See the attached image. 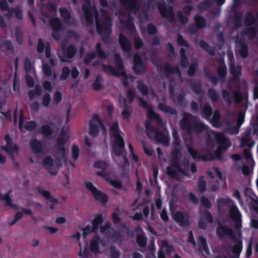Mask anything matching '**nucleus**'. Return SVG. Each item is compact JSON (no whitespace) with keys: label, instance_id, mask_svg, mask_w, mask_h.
I'll return each mask as SVG.
<instances>
[{"label":"nucleus","instance_id":"nucleus-33","mask_svg":"<svg viewBox=\"0 0 258 258\" xmlns=\"http://www.w3.org/2000/svg\"><path fill=\"white\" fill-rule=\"evenodd\" d=\"M253 144V142L249 138H242L241 139L242 146H247L248 147H251Z\"/></svg>","mask_w":258,"mask_h":258},{"label":"nucleus","instance_id":"nucleus-2","mask_svg":"<svg viewBox=\"0 0 258 258\" xmlns=\"http://www.w3.org/2000/svg\"><path fill=\"white\" fill-rule=\"evenodd\" d=\"M118 126L115 123L111 130L113 133L114 142L113 145V151L116 156H119L124 151V142L118 132Z\"/></svg>","mask_w":258,"mask_h":258},{"label":"nucleus","instance_id":"nucleus-7","mask_svg":"<svg viewBox=\"0 0 258 258\" xmlns=\"http://www.w3.org/2000/svg\"><path fill=\"white\" fill-rule=\"evenodd\" d=\"M103 219L101 216H96L93 220L92 228L90 226H86L83 230V236L85 238L87 235L90 234L93 231H96L98 228L100 227L102 224Z\"/></svg>","mask_w":258,"mask_h":258},{"label":"nucleus","instance_id":"nucleus-55","mask_svg":"<svg viewBox=\"0 0 258 258\" xmlns=\"http://www.w3.org/2000/svg\"><path fill=\"white\" fill-rule=\"evenodd\" d=\"M96 25L97 30L101 34H102L103 29H105L108 28V26H106V25H104L103 26H100L99 22H97Z\"/></svg>","mask_w":258,"mask_h":258},{"label":"nucleus","instance_id":"nucleus-58","mask_svg":"<svg viewBox=\"0 0 258 258\" xmlns=\"http://www.w3.org/2000/svg\"><path fill=\"white\" fill-rule=\"evenodd\" d=\"M243 121H244L243 114L242 113L239 114V115L238 116V120H237V125L238 126V127H239L241 125V124L243 123Z\"/></svg>","mask_w":258,"mask_h":258},{"label":"nucleus","instance_id":"nucleus-23","mask_svg":"<svg viewBox=\"0 0 258 258\" xmlns=\"http://www.w3.org/2000/svg\"><path fill=\"white\" fill-rule=\"evenodd\" d=\"M205 219L206 220V221L209 222L212 221V216L208 212H205V213L202 215V219H201L200 221L199 222V225L201 228L204 229L205 228V225L203 224V221Z\"/></svg>","mask_w":258,"mask_h":258},{"label":"nucleus","instance_id":"nucleus-47","mask_svg":"<svg viewBox=\"0 0 258 258\" xmlns=\"http://www.w3.org/2000/svg\"><path fill=\"white\" fill-rule=\"evenodd\" d=\"M196 22L199 27H202L205 25V21L202 17H197L196 18Z\"/></svg>","mask_w":258,"mask_h":258},{"label":"nucleus","instance_id":"nucleus-27","mask_svg":"<svg viewBox=\"0 0 258 258\" xmlns=\"http://www.w3.org/2000/svg\"><path fill=\"white\" fill-rule=\"evenodd\" d=\"M51 100V96L49 94H44L42 97L41 103L44 106H48L50 103Z\"/></svg>","mask_w":258,"mask_h":258},{"label":"nucleus","instance_id":"nucleus-22","mask_svg":"<svg viewBox=\"0 0 258 258\" xmlns=\"http://www.w3.org/2000/svg\"><path fill=\"white\" fill-rule=\"evenodd\" d=\"M237 50L238 53L242 57H245L247 55V49L245 44L237 43Z\"/></svg>","mask_w":258,"mask_h":258},{"label":"nucleus","instance_id":"nucleus-38","mask_svg":"<svg viewBox=\"0 0 258 258\" xmlns=\"http://www.w3.org/2000/svg\"><path fill=\"white\" fill-rule=\"evenodd\" d=\"M208 173L210 176H211V174H213L214 176L218 177L220 179L222 178V173L217 169H214L212 171H209Z\"/></svg>","mask_w":258,"mask_h":258},{"label":"nucleus","instance_id":"nucleus-5","mask_svg":"<svg viewBox=\"0 0 258 258\" xmlns=\"http://www.w3.org/2000/svg\"><path fill=\"white\" fill-rule=\"evenodd\" d=\"M90 250L94 253H102L107 249V243L98 236H95L91 240L90 245Z\"/></svg>","mask_w":258,"mask_h":258},{"label":"nucleus","instance_id":"nucleus-37","mask_svg":"<svg viewBox=\"0 0 258 258\" xmlns=\"http://www.w3.org/2000/svg\"><path fill=\"white\" fill-rule=\"evenodd\" d=\"M198 189L201 192H204L206 189V183L203 178H201L200 180Z\"/></svg>","mask_w":258,"mask_h":258},{"label":"nucleus","instance_id":"nucleus-57","mask_svg":"<svg viewBox=\"0 0 258 258\" xmlns=\"http://www.w3.org/2000/svg\"><path fill=\"white\" fill-rule=\"evenodd\" d=\"M39 192L40 193V194L41 195H42L44 197L46 198V199L50 198L49 193L47 191H46V190H44L43 189H40L39 191Z\"/></svg>","mask_w":258,"mask_h":258},{"label":"nucleus","instance_id":"nucleus-61","mask_svg":"<svg viewBox=\"0 0 258 258\" xmlns=\"http://www.w3.org/2000/svg\"><path fill=\"white\" fill-rule=\"evenodd\" d=\"M43 87L45 90H50L52 88V85L49 82L45 81L43 83Z\"/></svg>","mask_w":258,"mask_h":258},{"label":"nucleus","instance_id":"nucleus-13","mask_svg":"<svg viewBox=\"0 0 258 258\" xmlns=\"http://www.w3.org/2000/svg\"><path fill=\"white\" fill-rule=\"evenodd\" d=\"M172 251H173L172 248L166 241H162L159 253V258H164L165 254L169 253Z\"/></svg>","mask_w":258,"mask_h":258},{"label":"nucleus","instance_id":"nucleus-34","mask_svg":"<svg viewBox=\"0 0 258 258\" xmlns=\"http://www.w3.org/2000/svg\"><path fill=\"white\" fill-rule=\"evenodd\" d=\"M24 68L26 72L28 73L31 72L32 70V65L30 61L28 59H26L24 62Z\"/></svg>","mask_w":258,"mask_h":258},{"label":"nucleus","instance_id":"nucleus-19","mask_svg":"<svg viewBox=\"0 0 258 258\" xmlns=\"http://www.w3.org/2000/svg\"><path fill=\"white\" fill-rule=\"evenodd\" d=\"M119 43L122 49L128 51L130 48V44L126 39L122 35L119 36Z\"/></svg>","mask_w":258,"mask_h":258},{"label":"nucleus","instance_id":"nucleus-60","mask_svg":"<svg viewBox=\"0 0 258 258\" xmlns=\"http://www.w3.org/2000/svg\"><path fill=\"white\" fill-rule=\"evenodd\" d=\"M202 203L204 206L206 208H210L211 206V204L208 200L206 198L202 199Z\"/></svg>","mask_w":258,"mask_h":258},{"label":"nucleus","instance_id":"nucleus-12","mask_svg":"<svg viewBox=\"0 0 258 258\" xmlns=\"http://www.w3.org/2000/svg\"><path fill=\"white\" fill-rule=\"evenodd\" d=\"M134 70L137 73H141L144 70V67L140 56L137 55L134 58Z\"/></svg>","mask_w":258,"mask_h":258},{"label":"nucleus","instance_id":"nucleus-32","mask_svg":"<svg viewBox=\"0 0 258 258\" xmlns=\"http://www.w3.org/2000/svg\"><path fill=\"white\" fill-rule=\"evenodd\" d=\"M231 73L235 78H237L240 75V68L239 66L236 67H231Z\"/></svg>","mask_w":258,"mask_h":258},{"label":"nucleus","instance_id":"nucleus-50","mask_svg":"<svg viewBox=\"0 0 258 258\" xmlns=\"http://www.w3.org/2000/svg\"><path fill=\"white\" fill-rule=\"evenodd\" d=\"M119 255V251L112 248L110 249V256L111 258H118Z\"/></svg>","mask_w":258,"mask_h":258},{"label":"nucleus","instance_id":"nucleus-10","mask_svg":"<svg viewBox=\"0 0 258 258\" xmlns=\"http://www.w3.org/2000/svg\"><path fill=\"white\" fill-rule=\"evenodd\" d=\"M45 55L46 57V60H45L43 62V71L45 73V74L46 76H50L51 74V70L50 67L47 64V62H49L51 66H52L53 65V62L52 60L50 58V53H49V50L47 46L46 47V50H45Z\"/></svg>","mask_w":258,"mask_h":258},{"label":"nucleus","instance_id":"nucleus-39","mask_svg":"<svg viewBox=\"0 0 258 258\" xmlns=\"http://www.w3.org/2000/svg\"><path fill=\"white\" fill-rule=\"evenodd\" d=\"M105 226L106 227L105 229L100 227L101 233L105 234H109L110 235L112 232V230L109 228V226L108 224H105Z\"/></svg>","mask_w":258,"mask_h":258},{"label":"nucleus","instance_id":"nucleus-45","mask_svg":"<svg viewBox=\"0 0 258 258\" xmlns=\"http://www.w3.org/2000/svg\"><path fill=\"white\" fill-rule=\"evenodd\" d=\"M52 130L49 125H44L42 127V132L43 134L48 135L51 134Z\"/></svg>","mask_w":258,"mask_h":258},{"label":"nucleus","instance_id":"nucleus-35","mask_svg":"<svg viewBox=\"0 0 258 258\" xmlns=\"http://www.w3.org/2000/svg\"><path fill=\"white\" fill-rule=\"evenodd\" d=\"M62 99L61 94L59 92H55L53 99L52 103L54 104H58Z\"/></svg>","mask_w":258,"mask_h":258},{"label":"nucleus","instance_id":"nucleus-3","mask_svg":"<svg viewBox=\"0 0 258 258\" xmlns=\"http://www.w3.org/2000/svg\"><path fill=\"white\" fill-rule=\"evenodd\" d=\"M210 136L211 137L214 138L218 144V147L216 152V156L218 158L220 153L226 148L230 147L231 143L222 134H218L215 132H211Z\"/></svg>","mask_w":258,"mask_h":258},{"label":"nucleus","instance_id":"nucleus-56","mask_svg":"<svg viewBox=\"0 0 258 258\" xmlns=\"http://www.w3.org/2000/svg\"><path fill=\"white\" fill-rule=\"evenodd\" d=\"M139 89L143 95H146L147 93L146 87L142 83H139Z\"/></svg>","mask_w":258,"mask_h":258},{"label":"nucleus","instance_id":"nucleus-63","mask_svg":"<svg viewBox=\"0 0 258 258\" xmlns=\"http://www.w3.org/2000/svg\"><path fill=\"white\" fill-rule=\"evenodd\" d=\"M44 45L41 41H39L37 46V50L39 52H41L44 48Z\"/></svg>","mask_w":258,"mask_h":258},{"label":"nucleus","instance_id":"nucleus-48","mask_svg":"<svg viewBox=\"0 0 258 258\" xmlns=\"http://www.w3.org/2000/svg\"><path fill=\"white\" fill-rule=\"evenodd\" d=\"M69 75V70L67 68H64L60 75V79L61 80H65Z\"/></svg>","mask_w":258,"mask_h":258},{"label":"nucleus","instance_id":"nucleus-43","mask_svg":"<svg viewBox=\"0 0 258 258\" xmlns=\"http://www.w3.org/2000/svg\"><path fill=\"white\" fill-rule=\"evenodd\" d=\"M137 242L141 246H144L146 243V240L143 235H140L137 237Z\"/></svg>","mask_w":258,"mask_h":258},{"label":"nucleus","instance_id":"nucleus-11","mask_svg":"<svg viewBox=\"0 0 258 258\" xmlns=\"http://www.w3.org/2000/svg\"><path fill=\"white\" fill-rule=\"evenodd\" d=\"M36 127L35 123L33 121H29L25 122L23 118L21 117L19 120V128L22 131H23L24 129L28 131H31L34 130Z\"/></svg>","mask_w":258,"mask_h":258},{"label":"nucleus","instance_id":"nucleus-42","mask_svg":"<svg viewBox=\"0 0 258 258\" xmlns=\"http://www.w3.org/2000/svg\"><path fill=\"white\" fill-rule=\"evenodd\" d=\"M41 90L39 88H36L35 92L30 91L29 92V96L31 99H34L36 96L40 94Z\"/></svg>","mask_w":258,"mask_h":258},{"label":"nucleus","instance_id":"nucleus-20","mask_svg":"<svg viewBox=\"0 0 258 258\" xmlns=\"http://www.w3.org/2000/svg\"><path fill=\"white\" fill-rule=\"evenodd\" d=\"M155 138L157 141L160 142L164 145H167L169 143L168 137L166 135H162L161 133H157Z\"/></svg>","mask_w":258,"mask_h":258},{"label":"nucleus","instance_id":"nucleus-14","mask_svg":"<svg viewBox=\"0 0 258 258\" xmlns=\"http://www.w3.org/2000/svg\"><path fill=\"white\" fill-rule=\"evenodd\" d=\"M167 171L168 174L177 177L183 174V172L180 170L179 168L176 164H174L168 167Z\"/></svg>","mask_w":258,"mask_h":258},{"label":"nucleus","instance_id":"nucleus-17","mask_svg":"<svg viewBox=\"0 0 258 258\" xmlns=\"http://www.w3.org/2000/svg\"><path fill=\"white\" fill-rule=\"evenodd\" d=\"M31 147L32 151L36 155H39L42 150V145L40 143L36 140H34L31 143Z\"/></svg>","mask_w":258,"mask_h":258},{"label":"nucleus","instance_id":"nucleus-29","mask_svg":"<svg viewBox=\"0 0 258 258\" xmlns=\"http://www.w3.org/2000/svg\"><path fill=\"white\" fill-rule=\"evenodd\" d=\"M69 139V136L67 134V132L62 133L57 140V144L62 145L64 144Z\"/></svg>","mask_w":258,"mask_h":258},{"label":"nucleus","instance_id":"nucleus-31","mask_svg":"<svg viewBox=\"0 0 258 258\" xmlns=\"http://www.w3.org/2000/svg\"><path fill=\"white\" fill-rule=\"evenodd\" d=\"M242 249V243L241 240H238L237 241L236 244L232 248V251L235 254H238Z\"/></svg>","mask_w":258,"mask_h":258},{"label":"nucleus","instance_id":"nucleus-1","mask_svg":"<svg viewBox=\"0 0 258 258\" xmlns=\"http://www.w3.org/2000/svg\"><path fill=\"white\" fill-rule=\"evenodd\" d=\"M218 204L220 209H229L230 217L236 223V226L239 227L241 221V215L233 202L227 196H223L219 199Z\"/></svg>","mask_w":258,"mask_h":258},{"label":"nucleus","instance_id":"nucleus-49","mask_svg":"<svg viewBox=\"0 0 258 258\" xmlns=\"http://www.w3.org/2000/svg\"><path fill=\"white\" fill-rule=\"evenodd\" d=\"M59 11L62 17L64 18L65 19H68L70 17V15L67 10L60 9Z\"/></svg>","mask_w":258,"mask_h":258},{"label":"nucleus","instance_id":"nucleus-24","mask_svg":"<svg viewBox=\"0 0 258 258\" xmlns=\"http://www.w3.org/2000/svg\"><path fill=\"white\" fill-rule=\"evenodd\" d=\"M75 53V49L74 47H71L68 50V56H62L59 54L60 59L63 61H69V59L74 56Z\"/></svg>","mask_w":258,"mask_h":258},{"label":"nucleus","instance_id":"nucleus-59","mask_svg":"<svg viewBox=\"0 0 258 258\" xmlns=\"http://www.w3.org/2000/svg\"><path fill=\"white\" fill-rule=\"evenodd\" d=\"M184 53V51H183V49H181V50H180V54H181V57H181V64L183 66H185L187 64V60H186V58H184L182 56V55H183V54Z\"/></svg>","mask_w":258,"mask_h":258},{"label":"nucleus","instance_id":"nucleus-40","mask_svg":"<svg viewBox=\"0 0 258 258\" xmlns=\"http://www.w3.org/2000/svg\"><path fill=\"white\" fill-rule=\"evenodd\" d=\"M211 108L209 105H206L204 109V115L205 117L209 118L211 115Z\"/></svg>","mask_w":258,"mask_h":258},{"label":"nucleus","instance_id":"nucleus-6","mask_svg":"<svg viewBox=\"0 0 258 258\" xmlns=\"http://www.w3.org/2000/svg\"><path fill=\"white\" fill-rule=\"evenodd\" d=\"M134 91L132 90H128L127 93V101H126L124 98L121 97L119 99V102L121 106L123 108V110L122 112V116L124 118H127L130 115V110L129 108H126V106L133 100Z\"/></svg>","mask_w":258,"mask_h":258},{"label":"nucleus","instance_id":"nucleus-18","mask_svg":"<svg viewBox=\"0 0 258 258\" xmlns=\"http://www.w3.org/2000/svg\"><path fill=\"white\" fill-rule=\"evenodd\" d=\"M199 242L200 244V249L202 253L208 254L209 250L207 246L205 239L202 236H200L199 237Z\"/></svg>","mask_w":258,"mask_h":258},{"label":"nucleus","instance_id":"nucleus-4","mask_svg":"<svg viewBox=\"0 0 258 258\" xmlns=\"http://www.w3.org/2000/svg\"><path fill=\"white\" fill-rule=\"evenodd\" d=\"M85 187L96 200L102 203H105L107 201V197L99 190L92 182L87 181L85 183Z\"/></svg>","mask_w":258,"mask_h":258},{"label":"nucleus","instance_id":"nucleus-36","mask_svg":"<svg viewBox=\"0 0 258 258\" xmlns=\"http://www.w3.org/2000/svg\"><path fill=\"white\" fill-rule=\"evenodd\" d=\"M50 24L54 29L57 30L59 29L60 22L57 19L52 20L50 22Z\"/></svg>","mask_w":258,"mask_h":258},{"label":"nucleus","instance_id":"nucleus-54","mask_svg":"<svg viewBox=\"0 0 258 258\" xmlns=\"http://www.w3.org/2000/svg\"><path fill=\"white\" fill-rule=\"evenodd\" d=\"M95 166L98 168L103 169L105 168L106 164L104 162L99 161L95 163Z\"/></svg>","mask_w":258,"mask_h":258},{"label":"nucleus","instance_id":"nucleus-28","mask_svg":"<svg viewBox=\"0 0 258 258\" xmlns=\"http://www.w3.org/2000/svg\"><path fill=\"white\" fill-rule=\"evenodd\" d=\"M159 9L161 14L164 17H167L168 15L172 16V11L169 10H167L163 5H159Z\"/></svg>","mask_w":258,"mask_h":258},{"label":"nucleus","instance_id":"nucleus-44","mask_svg":"<svg viewBox=\"0 0 258 258\" xmlns=\"http://www.w3.org/2000/svg\"><path fill=\"white\" fill-rule=\"evenodd\" d=\"M72 154L73 158L75 159H77L78 158L79 155V151L78 147L76 145H74L72 147Z\"/></svg>","mask_w":258,"mask_h":258},{"label":"nucleus","instance_id":"nucleus-16","mask_svg":"<svg viewBox=\"0 0 258 258\" xmlns=\"http://www.w3.org/2000/svg\"><path fill=\"white\" fill-rule=\"evenodd\" d=\"M173 216L175 220L179 223L180 225L184 226L186 225L187 218L183 216V214L179 212L173 214Z\"/></svg>","mask_w":258,"mask_h":258},{"label":"nucleus","instance_id":"nucleus-30","mask_svg":"<svg viewBox=\"0 0 258 258\" xmlns=\"http://www.w3.org/2000/svg\"><path fill=\"white\" fill-rule=\"evenodd\" d=\"M158 107L161 110L165 112H168L171 114H174L175 113V111L174 109L169 107L166 106L164 104H159Z\"/></svg>","mask_w":258,"mask_h":258},{"label":"nucleus","instance_id":"nucleus-62","mask_svg":"<svg viewBox=\"0 0 258 258\" xmlns=\"http://www.w3.org/2000/svg\"><path fill=\"white\" fill-rule=\"evenodd\" d=\"M160 216L161 217V218L164 220V221H167L168 220V216L167 215V213H166V212L163 210L161 213H160Z\"/></svg>","mask_w":258,"mask_h":258},{"label":"nucleus","instance_id":"nucleus-26","mask_svg":"<svg viewBox=\"0 0 258 258\" xmlns=\"http://www.w3.org/2000/svg\"><path fill=\"white\" fill-rule=\"evenodd\" d=\"M243 155L245 159L247 160V163L250 166H252L254 165V162L252 159L251 158V154L249 150L248 149L244 150Z\"/></svg>","mask_w":258,"mask_h":258},{"label":"nucleus","instance_id":"nucleus-25","mask_svg":"<svg viewBox=\"0 0 258 258\" xmlns=\"http://www.w3.org/2000/svg\"><path fill=\"white\" fill-rule=\"evenodd\" d=\"M56 165L53 163L52 159L50 157H46L43 161V165L46 167L49 168L53 166H58L60 165L59 163H56Z\"/></svg>","mask_w":258,"mask_h":258},{"label":"nucleus","instance_id":"nucleus-52","mask_svg":"<svg viewBox=\"0 0 258 258\" xmlns=\"http://www.w3.org/2000/svg\"><path fill=\"white\" fill-rule=\"evenodd\" d=\"M26 79L28 85L30 87L33 86L34 84L33 78L27 74L26 76Z\"/></svg>","mask_w":258,"mask_h":258},{"label":"nucleus","instance_id":"nucleus-51","mask_svg":"<svg viewBox=\"0 0 258 258\" xmlns=\"http://www.w3.org/2000/svg\"><path fill=\"white\" fill-rule=\"evenodd\" d=\"M218 72L221 77H224L226 73V69L225 66H223L221 68L218 69Z\"/></svg>","mask_w":258,"mask_h":258},{"label":"nucleus","instance_id":"nucleus-41","mask_svg":"<svg viewBox=\"0 0 258 258\" xmlns=\"http://www.w3.org/2000/svg\"><path fill=\"white\" fill-rule=\"evenodd\" d=\"M101 78L99 77H97L93 85V87L95 90L99 89L101 87Z\"/></svg>","mask_w":258,"mask_h":258},{"label":"nucleus","instance_id":"nucleus-15","mask_svg":"<svg viewBox=\"0 0 258 258\" xmlns=\"http://www.w3.org/2000/svg\"><path fill=\"white\" fill-rule=\"evenodd\" d=\"M105 71L108 74H111L114 76H119L124 74V71L121 65H119L117 68V70H115L114 69L107 67L105 69Z\"/></svg>","mask_w":258,"mask_h":258},{"label":"nucleus","instance_id":"nucleus-53","mask_svg":"<svg viewBox=\"0 0 258 258\" xmlns=\"http://www.w3.org/2000/svg\"><path fill=\"white\" fill-rule=\"evenodd\" d=\"M79 255L82 258H87L89 256L88 251L87 249L81 250Z\"/></svg>","mask_w":258,"mask_h":258},{"label":"nucleus","instance_id":"nucleus-46","mask_svg":"<svg viewBox=\"0 0 258 258\" xmlns=\"http://www.w3.org/2000/svg\"><path fill=\"white\" fill-rule=\"evenodd\" d=\"M44 229L45 231L48 232L49 234H54L56 233L58 231L57 229L50 226H45L44 227Z\"/></svg>","mask_w":258,"mask_h":258},{"label":"nucleus","instance_id":"nucleus-64","mask_svg":"<svg viewBox=\"0 0 258 258\" xmlns=\"http://www.w3.org/2000/svg\"><path fill=\"white\" fill-rule=\"evenodd\" d=\"M94 54L92 53L89 54L85 59V62L86 63L89 62L94 57Z\"/></svg>","mask_w":258,"mask_h":258},{"label":"nucleus","instance_id":"nucleus-9","mask_svg":"<svg viewBox=\"0 0 258 258\" xmlns=\"http://www.w3.org/2000/svg\"><path fill=\"white\" fill-rule=\"evenodd\" d=\"M5 141L7 143V145L5 147H2V149L11 155L16 153L18 151V148L17 145L13 144L10 137L8 136H6Z\"/></svg>","mask_w":258,"mask_h":258},{"label":"nucleus","instance_id":"nucleus-8","mask_svg":"<svg viewBox=\"0 0 258 258\" xmlns=\"http://www.w3.org/2000/svg\"><path fill=\"white\" fill-rule=\"evenodd\" d=\"M100 127L103 129V126L98 116L95 115L93 117L90 123V134L92 136H96Z\"/></svg>","mask_w":258,"mask_h":258},{"label":"nucleus","instance_id":"nucleus-21","mask_svg":"<svg viewBox=\"0 0 258 258\" xmlns=\"http://www.w3.org/2000/svg\"><path fill=\"white\" fill-rule=\"evenodd\" d=\"M217 233L219 237H222L226 235H230V230L225 228L223 226H220L217 229Z\"/></svg>","mask_w":258,"mask_h":258}]
</instances>
